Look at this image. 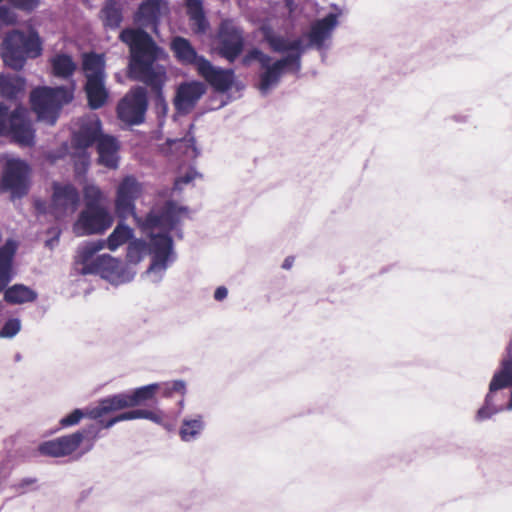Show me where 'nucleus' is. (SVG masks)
I'll list each match as a JSON object with an SVG mask.
<instances>
[{
    "label": "nucleus",
    "mask_w": 512,
    "mask_h": 512,
    "mask_svg": "<svg viewBox=\"0 0 512 512\" xmlns=\"http://www.w3.org/2000/svg\"><path fill=\"white\" fill-rule=\"evenodd\" d=\"M143 193V185L134 176H125L116 188L115 211L120 218L133 216L142 229H175L187 216V208L167 201L163 207L154 206L145 218L136 214V200Z\"/></svg>",
    "instance_id": "nucleus-1"
},
{
    "label": "nucleus",
    "mask_w": 512,
    "mask_h": 512,
    "mask_svg": "<svg viewBox=\"0 0 512 512\" xmlns=\"http://www.w3.org/2000/svg\"><path fill=\"white\" fill-rule=\"evenodd\" d=\"M120 39L130 49L129 77L145 83L155 93L160 94L166 71L158 62L165 57L164 51L142 30L125 29L120 33Z\"/></svg>",
    "instance_id": "nucleus-2"
},
{
    "label": "nucleus",
    "mask_w": 512,
    "mask_h": 512,
    "mask_svg": "<svg viewBox=\"0 0 512 512\" xmlns=\"http://www.w3.org/2000/svg\"><path fill=\"white\" fill-rule=\"evenodd\" d=\"M262 32L264 39L274 52L287 53L281 59L274 62L271 59L260 66L262 72L259 76L258 89L261 94L266 95L278 85L284 73H298L301 70V57L305 52V47L302 38L289 39L276 35L269 27H262Z\"/></svg>",
    "instance_id": "nucleus-3"
},
{
    "label": "nucleus",
    "mask_w": 512,
    "mask_h": 512,
    "mask_svg": "<svg viewBox=\"0 0 512 512\" xmlns=\"http://www.w3.org/2000/svg\"><path fill=\"white\" fill-rule=\"evenodd\" d=\"M175 229H142L144 232L149 233V245L143 240L130 241L127 248V261L128 266H135L138 264L147 253L151 256V263L146 270V276L153 283H159L168 267L175 261L176 254L173 249L172 238L168 235L169 232Z\"/></svg>",
    "instance_id": "nucleus-4"
},
{
    "label": "nucleus",
    "mask_w": 512,
    "mask_h": 512,
    "mask_svg": "<svg viewBox=\"0 0 512 512\" xmlns=\"http://www.w3.org/2000/svg\"><path fill=\"white\" fill-rule=\"evenodd\" d=\"M94 142H97L99 163L107 168L116 169L119 161V143L115 137L101 133V122L95 115L82 118L78 131L73 134L72 143L79 151L78 161L84 167L89 163L86 149Z\"/></svg>",
    "instance_id": "nucleus-5"
},
{
    "label": "nucleus",
    "mask_w": 512,
    "mask_h": 512,
    "mask_svg": "<svg viewBox=\"0 0 512 512\" xmlns=\"http://www.w3.org/2000/svg\"><path fill=\"white\" fill-rule=\"evenodd\" d=\"M504 409L512 410V340L506 348L499 370L491 379L485 403L478 410L476 418L485 420Z\"/></svg>",
    "instance_id": "nucleus-6"
},
{
    "label": "nucleus",
    "mask_w": 512,
    "mask_h": 512,
    "mask_svg": "<svg viewBox=\"0 0 512 512\" xmlns=\"http://www.w3.org/2000/svg\"><path fill=\"white\" fill-rule=\"evenodd\" d=\"M41 53L42 42L34 30H13L6 35L2 44L3 61L14 70L22 69L27 58H36Z\"/></svg>",
    "instance_id": "nucleus-7"
},
{
    "label": "nucleus",
    "mask_w": 512,
    "mask_h": 512,
    "mask_svg": "<svg viewBox=\"0 0 512 512\" xmlns=\"http://www.w3.org/2000/svg\"><path fill=\"white\" fill-rule=\"evenodd\" d=\"M73 99V88L38 87L31 92V105L40 121L56 123L63 105Z\"/></svg>",
    "instance_id": "nucleus-8"
},
{
    "label": "nucleus",
    "mask_w": 512,
    "mask_h": 512,
    "mask_svg": "<svg viewBox=\"0 0 512 512\" xmlns=\"http://www.w3.org/2000/svg\"><path fill=\"white\" fill-rule=\"evenodd\" d=\"M105 61L102 55L87 54L83 59V70L86 77L85 91L89 106L92 109L102 107L108 98L105 87Z\"/></svg>",
    "instance_id": "nucleus-9"
},
{
    "label": "nucleus",
    "mask_w": 512,
    "mask_h": 512,
    "mask_svg": "<svg viewBox=\"0 0 512 512\" xmlns=\"http://www.w3.org/2000/svg\"><path fill=\"white\" fill-rule=\"evenodd\" d=\"M28 111L24 107H17L13 112L0 103V136L11 135L16 142L24 146L34 143V130L28 119Z\"/></svg>",
    "instance_id": "nucleus-10"
},
{
    "label": "nucleus",
    "mask_w": 512,
    "mask_h": 512,
    "mask_svg": "<svg viewBox=\"0 0 512 512\" xmlns=\"http://www.w3.org/2000/svg\"><path fill=\"white\" fill-rule=\"evenodd\" d=\"M80 273L83 275L99 274L110 283L119 285L132 281L136 270L132 266L123 265L109 254H102L93 259L90 265L81 267Z\"/></svg>",
    "instance_id": "nucleus-11"
},
{
    "label": "nucleus",
    "mask_w": 512,
    "mask_h": 512,
    "mask_svg": "<svg viewBox=\"0 0 512 512\" xmlns=\"http://www.w3.org/2000/svg\"><path fill=\"white\" fill-rule=\"evenodd\" d=\"M113 216L107 207L84 208L74 224L78 236L102 234L113 224Z\"/></svg>",
    "instance_id": "nucleus-12"
},
{
    "label": "nucleus",
    "mask_w": 512,
    "mask_h": 512,
    "mask_svg": "<svg viewBox=\"0 0 512 512\" xmlns=\"http://www.w3.org/2000/svg\"><path fill=\"white\" fill-rule=\"evenodd\" d=\"M29 166L23 160L10 158L6 161L2 180L1 191H10L12 197H22L28 191Z\"/></svg>",
    "instance_id": "nucleus-13"
},
{
    "label": "nucleus",
    "mask_w": 512,
    "mask_h": 512,
    "mask_svg": "<svg viewBox=\"0 0 512 512\" xmlns=\"http://www.w3.org/2000/svg\"><path fill=\"white\" fill-rule=\"evenodd\" d=\"M146 109V90L143 87H135L119 102L117 115L128 125H137L143 122Z\"/></svg>",
    "instance_id": "nucleus-14"
},
{
    "label": "nucleus",
    "mask_w": 512,
    "mask_h": 512,
    "mask_svg": "<svg viewBox=\"0 0 512 512\" xmlns=\"http://www.w3.org/2000/svg\"><path fill=\"white\" fill-rule=\"evenodd\" d=\"M219 54L229 62H234L244 48L243 31L232 21L221 22L218 31Z\"/></svg>",
    "instance_id": "nucleus-15"
},
{
    "label": "nucleus",
    "mask_w": 512,
    "mask_h": 512,
    "mask_svg": "<svg viewBox=\"0 0 512 512\" xmlns=\"http://www.w3.org/2000/svg\"><path fill=\"white\" fill-rule=\"evenodd\" d=\"M159 391L156 383L136 388L128 393H119L104 398L103 410H109V413L128 407H135L142 403L152 400Z\"/></svg>",
    "instance_id": "nucleus-16"
},
{
    "label": "nucleus",
    "mask_w": 512,
    "mask_h": 512,
    "mask_svg": "<svg viewBox=\"0 0 512 512\" xmlns=\"http://www.w3.org/2000/svg\"><path fill=\"white\" fill-rule=\"evenodd\" d=\"M341 11L331 12L321 19H317L311 23L309 31L305 34L308 44L303 46L307 48H315L319 51L326 50L330 47V40L333 31L338 26V18Z\"/></svg>",
    "instance_id": "nucleus-17"
},
{
    "label": "nucleus",
    "mask_w": 512,
    "mask_h": 512,
    "mask_svg": "<svg viewBox=\"0 0 512 512\" xmlns=\"http://www.w3.org/2000/svg\"><path fill=\"white\" fill-rule=\"evenodd\" d=\"M79 205V193L71 184H53V195L51 201V213L55 218L60 219L72 215Z\"/></svg>",
    "instance_id": "nucleus-18"
},
{
    "label": "nucleus",
    "mask_w": 512,
    "mask_h": 512,
    "mask_svg": "<svg viewBox=\"0 0 512 512\" xmlns=\"http://www.w3.org/2000/svg\"><path fill=\"white\" fill-rule=\"evenodd\" d=\"M89 431L86 432L88 434ZM85 432L77 431L67 436L42 443L39 452L51 457H63L74 452L83 441Z\"/></svg>",
    "instance_id": "nucleus-19"
},
{
    "label": "nucleus",
    "mask_w": 512,
    "mask_h": 512,
    "mask_svg": "<svg viewBox=\"0 0 512 512\" xmlns=\"http://www.w3.org/2000/svg\"><path fill=\"white\" fill-rule=\"evenodd\" d=\"M198 73L218 92H226L234 82V71L213 66L208 60H200Z\"/></svg>",
    "instance_id": "nucleus-20"
},
{
    "label": "nucleus",
    "mask_w": 512,
    "mask_h": 512,
    "mask_svg": "<svg viewBox=\"0 0 512 512\" xmlns=\"http://www.w3.org/2000/svg\"><path fill=\"white\" fill-rule=\"evenodd\" d=\"M206 87L203 83L193 81L181 84L176 92L174 105L179 113H189L203 96Z\"/></svg>",
    "instance_id": "nucleus-21"
},
{
    "label": "nucleus",
    "mask_w": 512,
    "mask_h": 512,
    "mask_svg": "<svg viewBox=\"0 0 512 512\" xmlns=\"http://www.w3.org/2000/svg\"><path fill=\"white\" fill-rule=\"evenodd\" d=\"M167 11L164 0H145L135 13V22L143 27H156L161 16Z\"/></svg>",
    "instance_id": "nucleus-22"
},
{
    "label": "nucleus",
    "mask_w": 512,
    "mask_h": 512,
    "mask_svg": "<svg viewBox=\"0 0 512 512\" xmlns=\"http://www.w3.org/2000/svg\"><path fill=\"white\" fill-rule=\"evenodd\" d=\"M134 419H148L158 425L164 426L166 429H169L168 425L164 423L163 415L161 411H152L147 409H136L132 411L123 412L108 421L100 420L99 423L102 428H111L118 422L128 421Z\"/></svg>",
    "instance_id": "nucleus-23"
},
{
    "label": "nucleus",
    "mask_w": 512,
    "mask_h": 512,
    "mask_svg": "<svg viewBox=\"0 0 512 512\" xmlns=\"http://www.w3.org/2000/svg\"><path fill=\"white\" fill-rule=\"evenodd\" d=\"M18 244L15 240L8 239L0 249V292L13 279L12 263Z\"/></svg>",
    "instance_id": "nucleus-24"
},
{
    "label": "nucleus",
    "mask_w": 512,
    "mask_h": 512,
    "mask_svg": "<svg viewBox=\"0 0 512 512\" xmlns=\"http://www.w3.org/2000/svg\"><path fill=\"white\" fill-rule=\"evenodd\" d=\"M171 50L180 63L184 65H194L197 70L200 60H206L204 57L197 54L189 40L180 36L172 39Z\"/></svg>",
    "instance_id": "nucleus-25"
},
{
    "label": "nucleus",
    "mask_w": 512,
    "mask_h": 512,
    "mask_svg": "<svg viewBox=\"0 0 512 512\" xmlns=\"http://www.w3.org/2000/svg\"><path fill=\"white\" fill-rule=\"evenodd\" d=\"M103 405L104 398L101 399L95 407L75 409L60 420V425L63 428L71 427L77 425L85 417L90 419H100L104 415L109 414V410L102 409Z\"/></svg>",
    "instance_id": "nucleus-26"
},
{
    "label": "nucleus",
    "mask_w": 512,
    "mask_h": 512,
    "mask_svg": "<svg viewBox=\"0 0 512 512\" xmlns=\"http://www.w3.org/2000/svg\"><path fill=\"white\" fill-rule=\"evenodd\" d=\"M205 428L204 417L201 414L185 416L179 428V436L184 442H191L198 439Z\"/></svg>",
    "instance_id": "nucleus-27"
},
{
    "label": "nucleus",
    "mask_w": 512,
    "mask_h": 512,
    "mask_svg": "<svg viewBox=\"0 0 512 512\" xmlns=\"http://www.w3.org/2000/svg\"><path fill=\"white\" fill-rule=\"evenodd\" d=\"M123 5L120 0H108L101 9V18L105 27L116 29L123 20Z\"/></svg>",
    "instance_id": "nucleus-28"
},
{
    "label": "nucleus",
    "mask_w": 512,
    "mask_h": 512,
    "mask_svg": "<svg viewBox=\"0 0 512 512\" xmlns=\"http://www.w3.org/2000/svg\"><path fill=\"white\" fill-rule=\"evenodd\" d=\"M134 236V231L128 225L118 223L112 233L105 240V247L110 251L117 250L120 246L129 242Z\"/></svg>",
    "instance_id": "nucleus-29"
},
{
    "label": "nucleus",
    "mask_w": 512,
    "mask_h": 512,
    "mask_svg": "<svg viewBox=\"0 0 512 512\" xmlns=\"http://www.w3.org/2000/svg\"><path fill=\"white\" fill-rule=\"evenodd\" d=\"M52 73L58 78L68 79L76 69V64L69 55L57 54L50 60Z\"/></svg>",
    "instance_id": "nucleus-30"
},
{
    "label": "nucleus",
    "mask_w": 512,
    "mask_h": 512,
    "mask_svg": "<svg viewBox=\"0 0 512 512\" xmlns=\"http://www.w3.org/2000/svg\"><path fill=\"white\" fill-rule=\"evenodd\" d=\"M187 13L193 28L198 33H203L208 27V22L203 12L201 0H186Z\"/></svg>",
    "instance_id": "nucleus-31"
},
{
    "label": "nucleus",
    "mask_w": 512,
    "mask_h": 512,
    "mask_svg": "<svg viewBox=\"0 0 512 512\" xmlns=\"http://www.w3.org/2000/svg\"><path fill=\"white\" fill-rule=\"evenodd\" d=\"M37 294L30 288L16 284L5 291L4 298L11 304H22L32 302L36 299Z\"/></svg>",
    "instance_id": "nucleus-32"
},
{
    "label": "nucleus",
    "mask_w": 512,
    "mask_h": 512,
    "mask_svg": "<svg viewBox=\"0 0 512 512\" xmlns=\"http://www.w3.org/2000/svg\"><path fill=\"white\" fill-rule=\"evenodd\" d=\"M105 248V240L88 241L78 247L76 261L82 267L92 263L93 256Z\"/></svg>",
    "instance_id": "nucleus-33"
},
{
    "label": "nucleus",
    "mask_w": 512,
    "mask_h": 512,
    "mask_svg": "<svg viewBox=\"0 0 512 512\" xmlns=\"http://www.w3.org/2000/svg\"><path fill=\"white\" fill-rule=\"evenodd\" d=\"M24 89V81L18 77L0 74V95L7 99H15Z\"/></svg>",
    "instance_id": "nucleus-34"
},
{
    "label": "nucleus",
    "mask_w": 512,
    "mask_h": 512,
    "mask_svg": "<svg viewBox=\"0 0 512 512\" xmlns=\"http://www.w3.org/2000/svg\"><path fill=\"white\" fill-rule=\"evenodd\" d=\"M83 196L85 208L104 207L102 205L104 194L98 186L94 184L85 185L83 188Z\"/></svg>",
    "instance_id": "nucleus-35"
},
{
    "label": "nucleus",
    "mask_w": 512,
    "mask_h": 512,
    "mask_svg": "<svg viewBox=\"0 0 512 512\" xmlns=\"http://www.w3.org/2000/svg\"><path fill=\"white\" fill-rule=\"evenodd\" d=\"M169 144L175 149L183 150V154H185L187 158H196L199 154L198 149L195 146L194 138L191 136L183 139L170 140Z\"/></svg>",
    "instance_id": "nucleus-36"
},
{
    "label": "nucleus",
    "mask_w": 512,
    "mask_h": 512,
    "mask_svg": "<svg viewBox=\"0 0 512 512\" xmlns=\"http://www.w3.org/2000/svg\"><path fill=\"white\" fill-rule=\"evenodd\" d=\"M157 384L159 391L165 397H171L174 393H180L182 396L186 394V383L183 380H173Z\"/></svg>",
    "instance_id": "nucleus-37"
},
{
    "label": "nucleus",
    "mask_w": 512,
    "mask_h": 512,
    "mask_svg": "<svg viewBox=\"0 0 512 512\" xmlns=\"http://www.w3.org/2000/svg\"><path fill=\"white\" fill-rule=\"evenodd\" d=\"M21 329V322L17 318L9 319L5 322L3 327L0 330L1 338H12L14 337Z\"/></svg>",
    "instance_id": "nucleus-38"
},
{
    "label": "nucleus",
    "mask_w": 512,
    "mask_h": 512,
    "mask_svg": "<svg viewBox=\"0 0 512 512\" xmlns=\"http://www.w3.org/2000/svg\"><path fill=\"white\" fill-rule=\"evenodd\" d=\"M268 60H271L270 56L264 54L261 50L254 48L244 56L243 64L249 65L252 61H258L261 66L262 64H265Z\"/></svg>",
    "instance_id": "nucleus-39"
},
{
    "label": "nucleus",
    "mask_w": 512,
    "mask_h": 512,
    "mask_svg": "<svg viewBox=\"0 0 512 512\" xmlns=\"http://www.w3.org/2000/svg\"><path fill=\"white\" fill-rule=\"evenodd\" d=\"M197 176H199V174L195 170H188L185 175L179 176L175 179L173 189L181 191L185 185L191 183Z\"/></svg>",
    "instance_id": "nucleus-40"
},
{
    "label": "nucleus",
    "mask_w": 512,
    "mask_h": 512,
    "mask_svg": "<svg viewBox=\"0 0 512 512\" xmlns=\"http://www.w3.org/2000/svg\"><path fill=\"white\" fill-rule=\"evenodd\" d=\"M16 14L8 7H0V26L11 25L16 22Z\"/></svg>",
    "instance_id": "nucleus-41"
},
{
    "label": "nucleus",
    "mask_w": 512,
    "mask_h": 512,
    "mask_svg": "<svg viewBox=\"0 0 512 512\" xmlns=\"http://www.w3.org/2000/svg\"><path fill=\"white\" fill-rule=\"evenodd\" d=\"M10 2L21 10L32 11L39 5L40 0H10Z\"/></svg>",
    "instance_id": "nucleus-42"
},
{
    "label": "nucleus",
    "mask_w": 512,
    "mask_h": 512,
    "mask_svg": "<svg viewBox=\"0 0 512 512\" xmlns=\"http://www.w3.org/2000/svg\"><path fill=\"white\" fill-rule=\"evenodd\" d=\"M228 290L224 286L218 287L214 292V298L217 301H222L227 297Z\"/></svg>",
    "instance_id": "nucleus-43"
},
{
    "label": "nucleus",
    "mask_w": 512,
    "mask_h": 512,
    "mask_svg": "<svg viewBox=\"0 0 512 512\" xmlns=\"http://www.w3.org/2000/svg\"><path fill=\"white\" fill-rule=\"evenodd\" d=\"M292 264H293V258L288 257V258H286V259L284 260V262H283V264H282V267H283L284 269H289V268H291V267H292Z\"/></svg>",
    "instance_id": "nucleus-44"
},
{
    "label": "nucleus",
    "mask_w": 512,
    "mask_h": 512,
    "mask_svg": "<svg viewBox=\"0 0 512 512\" xmlns=\"http://www.w3.org/2000/svg\"><path fill=\"white\" fill-rule=\"evenodd\" d=\"M33 482H34L33 479H25V480H23L22 485H29V484H32Z\"/></svg>",
    "instance_id": "nucleus-45"
},
{
    "label": "nucleus",
    "mask_w": 512,
    "mask_h": 512,
    "mask_svg": "<svg viewBox=\"0 0 512 512\" xmlns=\"http://www.w3.org/2000/svg\"><path fill=\"white\" fill-rule=\"evenodd\" d=\"M180 409H182L184 407V400H180L179 403H178Z\"/></svg>",
    "instance_id": "nucleus-46"
}]
</instances>
